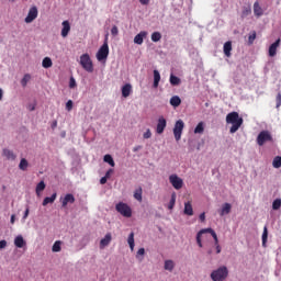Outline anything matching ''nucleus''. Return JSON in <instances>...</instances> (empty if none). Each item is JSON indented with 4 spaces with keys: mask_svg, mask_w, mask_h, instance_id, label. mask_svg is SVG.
<instances>
[{
    "mask_svg": "<svg viewBox=\"0 0 281 281\" xmlns=\"http://www.w3.org/2000/svg\"><path fill=\"white\" fill-rule=\"evenodd\" d=\"M243 117L238 114V112H231L226 115V123L232 124L229 128V133L234 134L243 126Z\"/></svg>",
    "mask_w": 281,
    "mask_h": 281,
    "instance_id": "f257e3e1",
    "label": "nucleus"
},
{
    "mask_svg": "<svg viewBox=\"0 0 281 281\" xmlns=\"http://www.w3.org/2000/svg\"><path fill=\"white\" fill-rule=\"evenodd\" d=\"M79 64L81 65L82 69H85V71H88V74H93V61L91 60V56H89V54H82L80 56Z\"/></svg>",
    "mask_w": 281,
    "mask_h": 281,
    "instance_id": "f03ea898",
    "label": "nucleus"
},
{
    "mask_svg": "<svg viewBox=\"0 0 281 281\" xmlns=\"http://www.w3.org/2000/svg\"><path fill=\"white\" fill-rule=\"evenodd\" d=\"M115 210L116 212H119V214H121L125 218H131L133 216V210L131 209V206H128V204L124 202H119L115 205Z\"/></svg>",
    "mask_w": 281,
    "mask_h": 281,
    "instance_id": "7ed1b4c3",
    "label": "nucleus"
},
{
    "mask_svg": "<svg viewBox=\"0 0 281 281\" xmlns=\"http://www.w3.org/2000/svg\"><path fill=\"white\" fill-rule=\"evenodd\" d=\"M203 234H211L215 241V245H218V236L216 235V232H214V229L212 228H203L196 234V243L199 247H203V243L201 241V237L203 236Z\"/></svg>",
    "mask_w": 281,
    "mask_h": 281,
    "instance_id": "20e7f679",
    "label": "nucleus"
},
{
    "mask_svg": "<svg viewBox=\"0 0 281 281\" xmlns=\"http://www.w3.org/2000/svg\"><path fill=\"white\" fill-rule=\"evenodd\" d=\"M109 58V40L105 37L103 45L99 48L97 53V60L102 63V60H106Z\"/></svg>",
    "mask_w": 281,
    "mask_h": 281,
    "instance_id": "39448f33",
    "label": "nucleus"
},
{
    "mask_svg": "<svg viewBox=\"0 0 281 281\" xmlns=\"http://www.w3.org/2000/svg\"><path fill=\"white\" fill-rule=\"evenodd\" d=\"M228 273L227 267H221L211 273V278L213 281H222L227 278Z\"/></svg>",
    "mask_w": 281,
    "mask_h": 281,
    "instance_id": "423d86ee",
    "label": "nucleus"
},
{
    "mask_svg": "<svg viewBox=\"0 0 281 281\" xmlns=\"http://www.w3.org/2000/svg\"><path fill=\"white\" fill-rule=\"evenodd\" d=\"M267 142H273V136L269 131H261L257 136V144L258 146H265Z\"/></svg>",
    "mask_w": 281,
    "mask_h": 281,
    "instance_id": "0eeeda50",
    "label": "nucleus"
},
{
    "mask_svg": "<svg viewBox=\"0 0 281 281\" xmlns=\"http://www.w3.org/2000/svg\"><path fill=\"white\" fill-rule=\"evenodd\" d=\"M183 128H186V123H183L182 120H178L173 127V135L176 142H179L181 139V135L183 134Z\"/></svg>",
    "mask_w": 281,
    "mask_h": 281,
    "instance_id": "6e6552de",
    "label": "nucleus"
},
{
    "mask_svg": "<svg viewBox=\"0 0 281 281\" xmlns=\"http://www.w3.org/2000/svg\"><path fill=\"white\" fill-rule=\"evenodd\" d=\"M169 183H171L175 190H181L183 188V179L177 176V173H172L169 176Z\"/></svg>",
    "mask_w": 281,
    "mask_h": 281,
    "instance_id": "1a4fd4ad",
    "label": "nucleus"
},
{
    "mask_svg": "<svg viewBox=\"0 0 281 281\" xmlns=\"http://www.w3.org/2000/svg\"><path fill=\"white\" fill-rule=\"evenodd\" d=\"M38 16V9L36 7H32L29 10V13L25 18V23H32L33 21H35V19Z\"/></svg>",
    "mask_w": 281,
    "mask_h": 281,
    "instance_id": "9d476101",
    "label": "nucleus"
},
{
    "mask_svg": "<svg viewBox=\"0 0 281 281\" xmlns=\"http://www.w3.org/2000/svg\"><path fill=\"white\" fill-rule=\"evenodd\" d=\"M61 36L63 38H67V36H69V32H71V24L66 20L61 23Z\"/></svg>",
    "mask_w": 281,
    "mask_h": 281,
    "instance_id": "9b49d317",
    "label": "nucleus"
},
{
    "mask_svg": "<svg viewBox=\"0 0 281 281\" xmlns=\"http://www.w3.org/2000/svg\"><path fill=\"white\" fill-rule=\"evenodd\" d=\"M281 40L278 38L274 43H272L269 47V56L270 58H273L276 54H278V47H280Z\"/></svg>",
    "mask_w": 281,
    "mask_h": 281,
    "instance_id": "f8f14e48",
    "label": "nucleus"
},
{
    "mask_svg": "<svg viewBox=\"0 0 281 281\" xmlns=\"http://www.w3.org/2000/svg\"><path fill=\"white\" fill-rule=\"evenodd\" d=\"M166 125H167L166 120L164 119V116H160L158 119V123H157V127H156V133H158V135H161V133H164V131H166Z\"/></svg>",
    "mask_w": 281,
    "mask_h": 281,
    "instance_id": "ddd939ff",
    "label": "nucleus"
},
{
    "mask_svg": "<svg viewBox=\"0 0 281 281\" xmlns=\"http://www.w3.org/2000/svg\"><path fill=\"white\" fill-rule=\"evenodd\" d=\"M111 240H113V236L111 233H108L104 238L100 240V249H104V247H109L111 245Z\"/></svg>",
    "mask_w": 281,
    "mask_h": 281,
    "instance_id": "4468645a",
    "label": "nucleus"
},
{
    "mask_svg": "<svg viewBox=\"0 0 281 281\" xmlns=\"http://www.w3.org/2000/svg\"><path fill=\"white\" fill-rule=\"evenodd\" d=\"M69 203H76V198L71 193H67L64 199H61V206L65 207Z\"/></svg>",
    "mask_w": 281,
    "mask_h": 281,
    "instance_id": "2eb2a0df",
    "label": "nucleus"
},
{
    "mask_svg": "<svg viewBox=\"0 0 281 281\" xmlns=\"http://www.w3.org/2000/svg\"><path fill=\"white\" fill-rule=\"evenodd\" d=\"M122 97L123 98H128L133 93V86L131 83H126L122 87Z\"/></svg>",
    "mask_w": 281,
    "mask_h": 281,
    "instance_id": "dca6fc26",
    "label": "nucleus"
},
{
    "mask_svg": "<svg viewBox=\"0 0 281 281\" xmlns=\"http://www.w3.org/2000/svg\"><path fill=\"white\" fill-rule=\"evenodd\" d=\"M146 36H148V33L146 31H142L140 33H138L135 37H134V43L136 45H142L144 43V38H146Z\"/></svg>",
    "mask_w": 281,
    "mask_h": 281,
    "instance_id": "f3484780",
    "label": "nucleus"
},
{
    "mask_svg": "<svg viewBox=\"0 0 281 281\" xmlns=\"http://www.w3.org/2000/svg\"><path fill=\"white\" fill-rule=\"evenodd\" d=\"M14 245L15 247H18V249H23V247H25L27 243L25 241V239H23L22 235H19L14 238Z\"/></svg>",
    "mask_w": 281,
    "mask_h": 281,
    "instance_id": "a211bd4d",
    "label": "nucleus"
},
{
    "mask_svg": "<svg viewBox=\"0 0 281 281\" xmlns=\"http://www.w3.org/2000/svg\"><path fill=\"white\" fill-rule=\"evenodd\" d=\"M2 155L9 161H14L16 159V154H14V151H12L10 149H3Z\"/></svg>",
    "mask_w": 281,
    "mask_h": 281,
    "instance_id": "6ab92c4d",
    "label": "nucleus"
},
{
    "mask_svg": "<svg viewBox=\"0 0 281 281\" xmlns=\"http://www.w3.org/2000/svg\"><path fill=\"white\" fill-rule=\"evenodd\" d=\"M231 212H232V204L226 202L222 205V209L220 210V216H225Z\"/></svg>",
    "mask_w": 281,
    "mask_h": 281,
    "instance_id": "aec40b11",
    "label": "nucleus"
},
{
    "mask_svg": "<svg viewBox=\"0 0 281 281\" xmlns=\"http://www.w3.org/2000/svg\"><path fill=\"white\" fill-rule=\"evenodd\" d=\"M254 14L255 16H262L265 14V11L262 10V7H260L259 2L254 3Z\"/></svg>",
    "mask_w": 281,
    "mask_h": 281,
    "instance_id": "412c9836",
    "label": "nucleus"
},
{
    "mask_svg": "<svg viewBox=\"0 0 281 281\" xmlns=\"http://www.w3.org/2000/svg\"><path fill=\"white\" fill-rule=\"evenodd\" d=\"M184 214L187 216H194V209H192V202L184 203Z\"/></svg>",
    "mask_w": 281,
    "mask_h": 281,
    "instance_id": "4be33fe9",
    "label": "nucleus"
},
{
    "mask_svg": "<svg viewBox=\"0 0 281 281\" xmlns=\"http://www.w3.org/2000/svg\"><path fill=\"white\" fill-rule=\"evenodd\" d=\"M204 131H205V123L200 122V123H198V125L194 128V134L195 135H203Z\"/></svg>",
    "mask_w": 281,
    "mask_h": 281,
    "instance_id": "5701e85b",
    "label": "nucleus"
},
{
    "mask_svg": "<svg viewBox=\"0 0 281 281\" xmlns=\"http://www.w3.org/2000/svg\"><path fill=\"white\" fill-rule=\"evenodd\" d=\"M224 55L226 58H229L232 56V42L228 41L224 44Z\"/></svg>",
    "mask_w": 281,
    "mask_h": 281,
    "instance_id": "b1692460",
    "label": "nucleus"
},
{
    "mask_svg": "<svg viewBox=\"0 0 281 281\" xmlns=\"http://www.w3.org/2000/svg\"><path fill=\"white\" fill-rule=\"evenodd\" d=\"M161 81V75L159 70H154V88L157 89L159 87V82Z\"/></svg>",
    "mask_w": 281,
    "mask_h": 281,
    "instance_id": "393cba45",
    "label": "nucleus"
},
{
    "mask_svg": "<svg viewBox=\"0 0 281 281\" xmlns=\"http://www.w3.org/2000/svg\"><path fill=\"white\" fill-rule=\"evenodd\" d=\"M169 102L171 106H175V109H177V106H181V98H179V95L171 97Z\"/></svg>",
    "mask_w": 281,
    "mask_h": 281,
    "instance_id": "a878e982",
    "label": "nucleus"
},
{
    "mask_svg": "<svg viewBox=\"0 0 281 281\" xmlns=\"http://www.w3.org/2000/svg\"><path fill=\"white\" fill-rule=\"evenodd\" d=\"M56 193H53L52 196H47L43 200L42 205L45 207L47 205H49V203H54V201H56Z\"/></svg>",
    "mask_w": 281,
    "mask_h": 281,
    "instance_id": "bb28decb",
    "label": "nucleus"
},
{
    "mask_svg": "<svg viewBox=\"0 0 281 281\" xmlns=\"http://www.w3.org/2000/svg\"><path fill=\"white\" fill-rule=\"evenodd\" d=\"M27 168H30V162L27 161V159L22 158L19 164V169L23 170V172H25V170H27Z\"/></svg>",
    "mask_w": 281,
    "mask_h": 281,
    "instance_id": "cd10ccee",
    "label": "nucleus"
},
{
    "mask_svg": "<svg viewBox=\"0 0 281 281\" xmlns=\"http://www.w3.org/2000/svg\"><path fill=\"white\" fill-rule=\"evenodd\" d=\"M131 251L135 249V233H131L127 238Z\"/></svg>",
    "mask_w": 281,
    "mask_h": 281,
    "instance_id": "c85d7f7f",
    "label": "nucleus"
},
{
    "mask_svg": "<svg viewBox=\"0 0 281 281\" xmlns=\"http://www.w3.org/2000/svg\"><path fill=\"white\" fill-rule=\"evenodd\" d=\"M103 161L105 164H109V166H111L112 168H115V160H113V156L106 154L104 157H103Z\"/></svg>",
    "mask_w": 281,
    "mask_h": 281,
    "instance_id": "c756f323",
    "label": "nucleus"
},
{
    "mask_svg": "<svg viewBox=\"0 0 281 281\" xmlns=\"http://www.w3.org/2000/svg\"><path fill=\"white\" fill-rule=\"evenodd\" d=\"M45 181H40L35 189L37 196H41V193L43 192V190H45Z\"/></svg>",
    "mask_w": 281,
    "mask_h": 281,
    "instance_id": "7c9ffc66",
    "label": "nucleus"
},
{
    "mask_svg": "<svg viewBox=\"0 0 281 281\" xmlns=\"http://www.w3.org/2000/svg\"><path fill=\"white\" fill-rule=\"evenodd\" d=\"M142 194H143V189L142 187H138L135 191H134V199H136V201H139V203H142Z\"/></svg>",
    "mask_w": 281,
    "mask_h": 281,
    "instance_id": "2f4dec72",
    "label": "nucleus"
},
{
    "mask_svg": "<svg viewBox=\"0 0 281 281\" xmlns=\"http://www.w3.org/2000/svg\"><path fill=\"white\" fill-rule=\"evenodd\" d=\"M61 245H63V241H60V240L55 241L53 247H52V251L54 254H58V251H61V249H63Z\"/></svg>",
    "mask_w": 281,
    "mask_h": 281,
    "instance_id": "473e14b6",
    "label": "nucleus"
},
{
    "mask_svg": "<svg viewBox=\"0 0 281 281\" xmlns=\"http://www.w3.org/2000/svg\"><path fill=\"white\" fill-rule=\"evenodd\" d=\"M52 65H54V63L52 61V58H49V57H45L42 61V66L44 67V69H49V67H52Z\"/></svg>",
    "mask_w": 281,
    "mask_h": 281,
    "instance_id": "72a5a7b5",
    "label": "nucleus"
},
{
    "mask_svg": "<svg viewBox=\"0 0 281 281\" xmlns=\"http://www.w3.org/2000/svg\"><path fill=\"white\" fill-rule=\"evenodd\" d=\"M170 85H172V87H177L178 85H181V79L175 75H171Z\"/></svg>",
    "mask_w": 281,
    "mask_h": 281,
    "instance_id": "f704fd0d",
    "label": "nucleus"
},
{
    "mask_svg": "<svg viewBox=\"0 0 281 281\" xmlns=\"http://www.w3.org/2000/svg\"><path fill=\"white\" fill-rule=\"evenodd\" d=\"M269 238V231L267 229V226L263 227L262 233V247H267V239Z\"/></svg>",
    "mask_w": 281,
    "mask_h": 281,
    "instance_id": "c9c22d12",
    "label": "nucleus"
},
{
    "mask_svg": "<svg viewBox=\"0 0 281 281\" xmlns=\"http://www.w3.org/2000/svg\"><path fill=\"white\" fill-rule=\"evenodd\" d=\"M175 203H177V194L172 193L170 202L168 204V210H175Z\"/></svg>",
    "mask_w": 281,
    "mask_h": 281,
    "instance_id": "e433bc0d",
    "label": "nucleus"
},
{
    "mask_svg": "<svg viewBox=\"0 0 281 281\" xmlns=\"http://www.w3.org/2000/svg\"><path fill=\"white\" fill-rule=\"evenodd\" d=\"M251 14V7H244L241 11V19H247Z\"/></svg>",
    "mask_w": 281,
    "mask_h": 281,
    "instance_id": "4c0bfd02",
    "label": "nucleus"
},
{
    "mask_svg": "<svg viewBox=\"0 0 281 281\" xmlns=\"http://www.w3.org/2000/svg\"><path fill=\"white\" fill-rule=\"evenodd\" d=\"M30 80H32V76L30 74H25L21 80V86L27 87V82H30Z\"/></svg>",
    "mask_w": 281,
    "mask_h": 281,
    "instance_id": "58836bf2",
    "label": "nucleus"
},
{
    "mask_svg": "<svg viewBox=\"0 0 281 281\" xmlns=\"http://www.w3.org/2000/svg\"><path fill=\"white\" fill-rule=\"evenodd\" d=\"M172 269H175V261L166 260L165 261V270L166 271H172Z\"/></svg>",
    "mask_w": 281,
    "mask_h": 281,
    "instance_id": "ea45409f",
    "label": "nucleus"
},
{
    "mask_svg": "<svg viewBox=\"0 0 281 281\" xmlns=\"http://www.w3.org/2000/svg\"><path fill=\"white\" fill-rule=\"evenodd\" d=\"M151 41H153V43H159V41H161V33L154 32L151 34Z\"/></svg>",
    "mask_w": 281,
    "mask_h": 281,
    "instance_id": "a19ab883",
    "label": "nucleus"
},
{
    "mask_svg": "<svg viewBox=\"0 0 281 281\" xmlns=\"http://www.w3.org/2000/svg\"><path fill=\"white\" fill-rule=\"evenodd\" d=\"M272 166H273V168H281V156L274 157V159L272 161Z\"/></svg>",
    "mask_w": 281,
    "mask_h": 281,
    "instance_id": "79ce46f5",
    "label": "nucleus"
},
{
    "mask_svg": "<svg viewBox=\"0 0 281 281\" xmlns=\"http://www.w3.org/2000/svg\"><path fill=\"white\" fill-rule=\"evenodd\" d=\"M144 254H146V249L144 248H139L137 254H136V258L137 260H139L142 262V260H144V257H140V256H144Z\"/></svg>",
    "mask_w": 281,
    "mask_h": 281,
    "instance_id": "37998d69",
    "label": "nucleus"
},
{
    "mask_svg": "<svg viewBox=\"0 0 281 281\" xmlns=\"http://www.w3.org/2000/svg\"><path fill=\"white\" fill-rule=\"evenodd\" d=\"M281 209V199H276L272 202V210H280Z\"/></svg>",
    "mask_w": 281,
    "mask_h": 281,
    "instance_id": "c03bdc74",
    "label": "nucleus"
},
{
    "mask_svg": "<svg viewBox=\"0 0 281 281\" xmlns=\"http://www.w3.org/2000/svg\"><path fill=\"white\" fill-rule=\"evenodd\" d=\"M254 41H256V31H252L248 36V45H254Z\"/></svg>",
    "mask_w": 281,
    "mask_h": 281,
    "instance_id": "a18cd8bd",
    "label": "nucleus"
},
{
    "mask_svg": "<svg viewBox=\"0 0 281 281\" xmlns=\"http://www.w3.org/2000/svg\"><path fill=\"white\" fill-rule=\"evenodd\" d=\"M111 34L112 36H117L120 34V30L117 29V26H112Z\"/></svg>",
    "mask_w": 281,
    "mask_h": 281,
    "instance_id": "49530a36",
    "label": "nucleus"
},
{
    "mask_svg": "<svg viewBox=\"0 0 281 281\" xmlns=\"http://www.w3.org/2000/svg\"><path fill=\"white\" fill-rule=\"evenodd\" d=\"M69 87L70 89H76L77 87L76 79L74 77H70Z\"/></svg>",
    "mask_w": 281,
    "mask_h": 281,
    "instance_id": "de8ad7c7",
    "label": "nucleus"
},
{
    "mask_svg": "<svg viewBox=\"0 0 281 281\" xmlns=\"http://www.w3.org/2000/svg\"><path fill=\"white\" fill-rule=\"evenodd\" d=\"M144 139H150L153 137V133L150 132V130H147L144 134H143Z\"/></svg>",
    "mask_w": 281,
    "mask_h": 281,
    "instance_id": "09e8293b",
    "label": "nucleus"
},
{
    "mask_svg": "<svg viewBox=\"0 0 281 281\" xmlns=\"http://www.w3.org/2000/svg\"><path fill=\"white\" fill-rule=\"evenodd\" d=\"M74 109V101L68 100L66 103V110L71 111Z\"/></svg>",
    "mask_w": 281,
    "mask_h": 281,
    "instance_id": "8fccbe9b",
    "label": "nucleus"
},
{
    "mask_svg": "<svg viewBox=\"0 0 281 281\" xmlns=\"http://www.w3.org/2000/svg\"><path fill=\"white\" fill-rule=\"evenodd\" d=\"M276 102H277V109H280V106H281V93L280 92L277 94Z\"/></svg>",
    "mask_w": 281,
    "mask_h": 281,
    "instance_id": "3c124183",
    "label": "nucleus"
},
{
    "mask_svg": "<svg viewBox=\"0 0 281 281\" xmlns=\"http://www.w3.org/2000/svg\"><path fill=\"white\" fill-rule=\"evenodd\" d=\"M8 247V241L5 239L0 240V249H5Z\"/></svg>",
    "mask_w": 281,
    "mask_h": 281,
    "instance_id": "603ef678",
    "label": "nucleus"
},
{
    "mask_svg": "<svg viewBox=\"0 0 281 281\" xmlns=\"http://www.w3.org/2000/svg\"><path fill=\"white\" fill-rule=\"evenodd\" d=\"M27 216H30V207H26L24 215H23V220L25 221V218H27Z\"/></svg>",
    "mask_w": 281,
    "mask_h": 281,
    "instance_id": "864d4df0",
    "label": "nucleus"
},
{
    "mask_svg": "<svg viewBox=\"0 0 281 281\" xmlns=\"http://www.w3.org/2000/svg\"><path fill=\"white\" fill-rule=\"evenodd\" d=\"M108 179H109V178H106V176L102 177V178L100 179L101 186H104V183H106Z\"/></svg>",
    "mask_w": 281,
    "mask_h": 281,
    "instance_id": "5fc2aeb1",
    "label": "nucleus"
},
{
    "mask_svg": "<svg viewBox=\"0 0 281 281\" xmlns=\"http://www.w3.org/2000/svg\"><path fill=\"white\" fill-rule=\"evenodd\" d=\"M140 5H148L150 3V0H139Z\"/></svg>",
    "mask_w": 281,
    "mask_h": 281,
    "instance_id": "6e6d98bb",
    "label": "nucleus"
},
{
    "mask_svg": "<svg viewBox=\"0 0 281 281\" xmlns=\"http://www.w3.org/2000/svg\"><path fill=\"white\" fill-rule=\"evenodd\" d=\"M113 175V169H109L105 173V177L109 179Z\"/></svg>",
    "mask_w": 281,
    "mask_h": 281,
    "instance_id": "4d7b16f0",
    "label": "nucleus"
},
{
    "mask_svg": "<svg viewBox=\"0 0 281 281\" xmlns=\"http://www.w3.org/2000/svg\"><path fill=\"white\" fill-rule=\"evenodd\" d=\"M200 221L201 223H205V213L200 214Z\"/></svg>",
    "mask_w": 281,
    "mask_h": 281,
    "instance_id": "13d9d810",
    "label": "nucleus"
},
{
    "mask_svg": "<svg viewBox=\"0 0 281 281\" xmlns=\"http://www.w3.org/2000/svg\"><path fill=\"white\" fill-rule=\"evenodd\" d=\"M137 150H142V146L137 145L133 148V153H137Z\"/></svg>",
    "mask_w": 281,
    "mask_h": 281,
    "instance_id": "bf43d9fd",
    "label": "nucleus"
},
{
    "mask_svg": "<svg viewBox=\"0 0 281 281\" xmlns=\"http://www.w3.org/2000/svg\"><path fill=\"white\" fill-rule=\"evenodd\" d=\"M35 109H36V105H34V104L29 105V111H35Z\"/></svg>",
    "mask_w": 281,
    "mask_h": 281,
    "instance_id": "052dcab7",
    "label": "nucleus"
},
{
    "mask_svg": "<svg viewBox=\"0 0 281 281\" xmlns=\"http://www.w3.org/2000/svg\"><path fill=\"white\" fill-rule=\"evenodd\" d=\"M215 247H216V254H221V245H218V243H217V245H215Z\"/></svg>",
    "mask_w": 281,
    "mask_h": 281,
    "instance_id": "680f3d73",
    "label": "nucleus"
},
{
    "mask_svg": "<svg viewBox=\"0 0 281 281\" xmlns=\"http://www.w3.org/2000/svg\"><path fill=\"white\" fill-rule=\"evenodd\" d=\"M16 216L15 215H11V224L14 225V221H15Z\"/></svg>",
    "mask_w": 281,
    "mask_h": 281,
    "instance_id": "e2e57ef3",
    "label": "nucleus"
},
{
    "mask_svg": "<svg viewBox=\"0 0 281 281\" xmlns=\"http://www.w3.org/2000/svg\"><path fill=\"white\" fill-rule=\"evenodd\" d=\"M3 100V90L0 88V101Z\"/></svg>",
    "mask_w": 281,
    "mask_h": 281,
    "instance_id": "0e129e2a",
    "label": "nucleus"
},
{
    "mask_svg": "<svg viewBox=\"0 0 281 281\" xmlns=\"http://www.w3.org/2000/svg\"><path fill=\"white\" fill-rule=\"evenodd\" d=\"M58 126V122H54L53 125H52V128H56Z\"/></svg>",
    "mask_w": 281,
    "mask_h": 281,
    "instance_id": "69168bd1",
    "label": "nucleus"
}]
</instances>
